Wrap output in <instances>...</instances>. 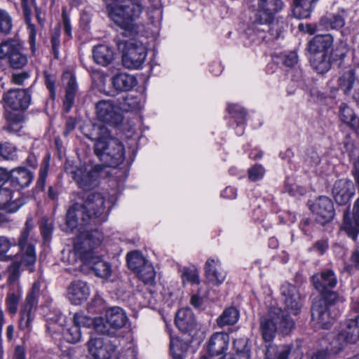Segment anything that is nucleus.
I'll return each instance as SVG.
<instances>
[{
    "instance_id": "obj_1",
    "label": "nucleus",
    "mask_w": 359,
    "mask_h": 359,
    "mask_svg": "<svg viewBox=\"0 0 359 359\" xmlns=\"http://www.w3.org/2000/svg\"><path fill=\"white\" fill-rule=\"evenodd\" d=\"M99 137L95 138V153L105 167H116L124 160V148L121 142L109 135L108 129L103 126H95Z\"/></svg>"
},
{
    "instance_id": "obj_2",
    "label": "nucleus",
    "mask_w": 359,
    "mask_h": 359,
    "mask_svg": "<svg viewBox=\"0 0 359 359\" xmlns=\"http://www.w3.org/2000/svg\"><path fill=\"white\" fill-rule=\"evenodd\" d=\"M143 10L139 0H117L108 5L109 18L118 27L130 33L136 32L134 21Z\"/></svg>"
},
{
    "instance_id": "obj_3",
    "label": "nucleus",
    "mask_w": 359,
    "mask_h": 359,
    "mask_svg": "<svg viewBox=\"0 0 359 359\" xmlns=\"http://www.w3.org/2000/svg\"><path fill=\"white\" fill-rule=\"evenodd\" d=\"M333 42V36L327 34L316 35L307 43L311 65L319 74H324L331 68Z\"/></svg>"
},
{
    "instance_id": "obj_4",
    "label": "nucleus",
    "mask_w": 359,
    "mask_h": 359,
    "mask_svg": "<svg viewBox=\"0 0 359 359\" xmlns=\"http://www.w3.org/2000/svg\"><path fill=\"white\" fill-rule=\"evenodd\" d=\"M294 321L280 308H271L266 316L259 320V330L262 339L271 342L277 332L287 334L294 327Z\"/></svg>"
},
{
    "instance_id": "obj_5",
    "label": "nucleus",
    "mask_w": 359,
    "mask_h": 359,
    "mask_svg": "<svg viewBox=\"0 0 359 359\" xmlns=\"http://www.w3.org/2000/svg\"><path fill=\"white\" fill-rule=\"evenodd\" d=\"M118 49L122 53V64L127 69H138L147 57V49L142 43L135 39L117 42Z\"/></svg>"
},
{
    "instance_id": "obj_6",
    "label": "nucleus",
    "mask_w": 359,
    "mask_h": 359,
    "mask_svg": "<svg viewBox=\"0 0 359 359\" xmlns=\"http://www.w3.org/2000/svg\"><path fill=\"white\" fill-rule=\"evenodd\" d=\"M127 321V316L122 309L118 306L109 309L104 318H98L95 330L97 332L114 335L116 330L123 327Z\"/></svg>"
},
{
    "instance_id": "obj_7",
    "label": "nucleus",
    "mask_w": 359,
    "mask_h": 359,
    "mask_svg": "<svg viewBox=\"0 0 359 359\" xmlns=\"http://www.w3.org/2000/svg\"><path fill=\"white\" fill-rule=\"evenodd\" d=\"M103 170L102 165L97 164L94 166L83 165L72 168L70 173L80 188L89 190L97 186L100 173Z\"/></svg>"
},
{
    "instance_id": "obj_8",
    "label": "nucleus",
    "mask_w": 359,
    "mask_h": 359,
    "mask_svg": "<svg viewBox=\"0 0 359 359\" xmlns=\"http://www.w3.org/2000/svg\"><path fill=\"white\" fill-rule=\"evenodd\" d=\"M359 339V313L348 318L345 322V326L332 341L334 346L332 350L334 353L340 351L345 343L353 344Z\"/></svg>"
},
{
    "instance_id": "obj_9",
    "label": "nucleus",
    "mask_w": 359,
    "mask_h": 359,
    "mask_svg": "<svg viewBox=\"0 0 359 359\" xmlns=\"http://www.w3.org/2000/svg\"><path fill=\"white\" fill-rule=\"evenodd\" d=\"M40 286L37 283L32 285L31 291L28 293L25 302L20 311L19 328L20 330L31 329L32 323L35 317L37 305V298L39 296Z\"/></svg>"
},
{
    "instance_id": "obj_10",
    "label": "nucleus",
    "mask_w": 359,
    "mask_h": 359,
    "mask_svg": "<svg viewBox=\"0 0 359 359\" xmlns=\"http://www.w3.org/2000/svg\"><path fill=\"white\" fill-rule=\"evenodd\" d=\"M95 113L99 121L113 127L118 126L123 121L120 108L111 100H102L97 102Z\"/></svg>"
},
{
    "instance_id": "obj_11",
    "label": "nucleus",
    "mask_w": 359,
    "mask_h": 359,
    "mask_svg": "<svg viewBox=\"0 0 359 359\" xmlns=\"http://www.w3.org/2000/svg\"><path fill=\"white\" fill-rule=\"evenodd\" d=\"M3 58H7L13 69H21L27 63L20 43L15 40H8L0 44V59Z\"/></svg>"
},
{
    "instance_id": "obj_12",
    "label": "nucleus",
    "mask_w": 359,
    "mask_h": 359,
    "mask_svg": "<svg viewBox=\"0 0 359 359\" xmlns=\"http://www.w3.org/2000/svg\"><path fill=\"white\" fill-rule=\"evenodd\" d=\"M33 227V219L32 217H28L17 243L22 252L21 262L25 266H32L36 260L34 247L29 239L30 231Z\"/></svg>"
},
{
    "instance_id": "obj_13",
    "label": "nucleus",
    "mask_w": 359,
    "mask_h": 359,
    "mask_svg": "<svg viewBox=\"0 0 359 359\" xmlns=\"http://www.w3.org/2000/svg\"><path fill=\"white\" fill-rule=\"evenodd\" d=\"M103 239L102 233L96 229L81 234L74 243V254L79 257L88 253L95 254L94 250L101 244Z\"/></svg>"
},
{
    "instance_id": "obj_14",
    "label": "nucleus",
    "mask_w": 359,
    "mask_h": 359,
    "mask_svg": "<svg viewBox=\"0 0 359 359\" xmlns=\"http://www.w3.org/2000/svg\"><path fill=\"white\" fill-rule=\"evenodd\" d=\"M88 350L94 359H118L119 352L111 341L104 338L91 339Z\"/></svg>"
},
{
    "instance_id": "obj_15",
    "label": "nucleus",
    "mask_w": 359,
    "mask_h": 359,
    "mask_svg": "<svg viewBox=\"0 0 359 359\" xmlns=\"http://www.w3.org/2000/svg\"><path fill=\"white\" fill-rule=\"evenodd\" d=\"M2 100L13 111H25L31 102L30 89H11L3 95Z\"/></svg>"
},
{
    "instance_id": "obj_16",
    "label": "nucleus",
    "mask_w": 359,
    "mask_h": 359,
    "mask_svg": "<svg viewBox=\"0 0 359 359\" xmlns=\"http://www.w3.org/2000/svg\"><path fill=\"white\" fill-rule=\"evenodd\" d=\"M309 208L316 216V222L322 225L330 222L334 217V204L327 196L317 198L309 205Z\"/></svg>"
},
{
    "instance_id": "obj_17",
    "label": "nucleus",
    "mask_w": 359,
    "mask_h": 359,
    "mask_svg": "<svg viewBox=\"0 0 359 359\" xmlns=\"http://www.w3.org/2000/svg\"><path fill=\"white\" fill-rule=\"evenodd\" d=\"M281 0H258V10L255 15V23L269 25L275 15L282 9Z\"/></svg>"
},
{
    "instance_id": "obj_18",
    "label": "nucleus",
    "mask_w": 359,
    "mask_h": 359,
    "mask_svg": "<svg viewBox=\"0 0 359 359\" xmlns=\"http://www.w3.org/2000/svg\"><path fill=\"white\" fill-rule=\"evenodd\" d=\"M79 258L83 262V267L92 270L96 276L102 278H108L111 276L112 273L111 264L96 254L88 253Z\"/></svg>"
},
{
    "instance_id": "obj_19",
    "label": "nucleus",
    "mask_w": 359,
    "mask_h": 359,
    "mask_svg": "<svg viewBox=\"0 0 359 359\" xmlns=\"http://www.w3.org/2000/svg\"><path fill=\"white\" fill-rule=\"evenodd\" d=\"M84 205L93 223L102 222L106 219L104 199L100 193H90L86 196Z\"/></svg>"
},
{
    "instance_id": "obj_20",
    "label": "nucleus",
    "mask_w": 359,
    "mask_h": 359,
    "mask_svg": "<svg viewBox=\"0 0 359 359\" xmlns=\"http://www.w3.org/2000/svg\"><path fill=\"white\" fill-rule=\"evenodd\" d=\"M25 203L24 198L18 196L8 184L0 187V210L8 212H16Z\"/></svg>"
},
{
    "instance_id": "obj_21",
    "label": "nucleus",
    "mask_w": 359,
    "mask_h": 359,
    "mask_svg": "<svg viewBox=\"0 0 359 359\" xmlns=\"http://www.w3.org/2000/svg\"><path fill=\"white\" fill-rule=\"evenodd\" d=\"M311 318L322 329H329L335 320L327 305L322 299L316 300L311 306Z\"/></svg>"
},
{
    "instance_id": "obj_22",
    "label": "nucleus",
    "mask_w": 359,
    "mask_h": 359,
    "mask_svg": "<svg viewBox=\"0 0 359 359\" xmlns=\"http://www.w3.org/2000/svg\"><path fill=\"white\" fill-rule=\"evenodd\" d=\"M92 222L90 214H88L84 203H74L67 212L66 223L72 230L78 225L85 226Z\"/></svg>"
},
{
    "instance_id": "obj_23",
    "label": "nucleus",
    "mask_w": 359,
    "mask_h": 359,
    "mask_svg": "<svg viewBox=\"0 0 359 359\" xmlns=\"http://www.w3.org/2000/svg\"><path fill=\"white\" fill-rule=\"evenodd\" d=\"M281 294L284 297L286 309L291 314L297 315L302 307V299L297 288L290 284L285 283L281 287Z\"/></svg>"
},
{
    "instance_id": "obj_24",
    "label": "nucleus",
    "mask_w": 359,
    "mask_h": 359,
    "mask_svg": "<svg viewBox=\"0 0 359 359\" xmlns=\"http://www.w3.org/2000/svg\"><path fill=\"white\" fill-rule=\"evenodd\" d=\"M67 297L74 304H80L90 295V287L87 283L76 280L72 281L67 287Z\"/></svg>"
},
{
    "instance_id": "obj_25",
    "label": "nucleus",
    "mask_w": 359,
    "mask_h": 359,
    "mask_svg": "<svg viewBox=\"0 0 359 359\" xmlns=\"http://www.w3.org/2000/svg\"><path fill=\"white\" fill-rule=\"evenodd\" d=\"M354 194L353 183L347 180L337 181L332 188V194L337 203L340 205L346 204Z\"/></svg>"
},
{
    "instance_id": "obj_26",
    "label": "nucleus",
    "mask_w": 359,
    "mask_h": 359,
    "mask_svg": "<svg viewBox=\"0 0 359 359\" xmlns=\"http://www.w3.org/2000/svg\"><path fill=\"white\" fill-rule=\"evenodd\" d=\"M33 176L25 168L13 170L10 173V186L15 191L17 195L20 196V190L27 187L32 181Z\"/></svg>"
},
{
    "instance_id": "obj_27",
    "label": "nucleus",
    "mask_w": 359,
    "mask_h": 359,
    "mask_svg": "<svg viewBox=\"0 0 359 359\" xmlns=\"http://www.w3.org/2000/svg\"><path fill=\"white\" fill-rule=\"evenodd\" d=\"M175 321L178 329L184 333L196 330L197 326V323L192 311L187 308L178 310Z\"/></svg>"
},
{
    "instance_id": "obj_28",
    "label": "nucleus",
    "mask_w": 359,
    "mask_h": 359,
    "mask_svg": "<svg viewBox=\"0 0 359 359\" xmlns=\"http://www.w3.org/2000/svg\"><path fill=\"white\" fill-rule=\"evenodd\" d=\"M205 273L208 280L215 285L222 283L226 277V272L217 259L210 258L206 261Z\"/></svg>"
},
{
    "instance_id": "obj_29",
    "label": "nucleus",
    "mask_w": 359,
    "mask_h": 359,
    "mask_svg": "<svg viewBox=\"0 0 359 359\" xmlns=\"http://www.w3.org/2000/svg\"><path fill=\"white\" fill-rule=\"evenodd\" d=\"M311 278L314 287L319 292L333 288L337 283L336 276L331 269H326L316 273Z\"/></svg>"
},
{
    "instance_id": "obj_30",
    "label": "nucleus",
    "mask_w": 359,
    "mask_h": 359,
    "mask_svg": "<svg viewBox=\"0 0 359 359\" xmlns=\"http://www.w3.org/2000/svg\"><path fill=\"white\" fill-rule=\"evenodd\" d=\"M111 81L114 90L118 93L130 91L137 85L136 77L125 72L116 74Z\"/></svg>"
},
{
    "instance_id": "obj_31",
    "label": "nucleus",
    "mask_w": 359,
    "mask_h": 359,
    "mask_svg": "<svg viewBox=\"0 0 359 359\" xmlns=\"http://www.w3.org/2000/svg\"><path fill=\"white\" fill-rule=\"evenodd\" d=\"M229 336L224 332L213 334L208 342V351L212 356L222 354L228 348Z\"/></svg>"
},
{
    "instance_id": "obj_32",
    "label": "nucleus",
    "mask_w": 359,
    "mask_h": 359,
    "mask_svg": "<svg viewBox=\"0 0 359 359\" xmlns=\"http://www.w3.org/2000/svg\"><path fill=\"white\" fill-rule=\"evenodd\" d=\"M64 79H67L65 98L63 102L64 109L69 111L74 102V97L77 90L76 78L74 75L67 74L64 75Z\"/></svg>"
},
{
    "instance_id": "obj_33",
    "label": "nucleus",
    "mask_w": 359,
    "mask_h": 359,
    "mask_svg": "<svg viewBox=\"0 0 359 359\" xmlns=\"http://www.w3.org/2000/svg\"><path fill=\"white\" fill-rule=\"evenodd\" d=\"M94 61L102 66L109 65L114 60V52L111 48L105 45H98L93 50Z\"/></svg>"
},
{
    "instance_id": "obj_34",
    "label": "nucleus",
    "mask_w": 359,
    "mask_h": 359,
    "mask_svg": "<svg viewBox=\"0 0 359 359\" xmlns=\"http://www.w3.org/2000/svg\"><path fill=\"white\" fill-rule=\"evenodd\" d=\"M345 24L344 12L337 14H330L323 17L318 26L322 27L323 29H339L344 27Z\"/></svg>"
},
{
    "instance_id": "obj_35",
    "label": "nucleus",
    "mask_w": 359,
    "mask_h": 359,
    "mask_svg": "<svg viewBox=\"0 0 359 359\" xmlns=\"http://www.w3.org/2000/svg\"><path fill=\"white\" fill-rule=\"evenodd\" d=\"M23 15L27 24L28 29H29V40L33 43L35 40L36 30L34 25L31 23V17L33 13V9L37 7L36 6L35 0H21Z\"/></svg>"
},
{
    "instance_id": "obj_36",
    "label": "nucleus",
    "mask_w": 359,
    "mask_h": 359,
    "mask_svg": "<svg viewBox=\"0 0 359 359\" xmlns=\"http://www.w3.org/2000/svg\"><path fill=\"white\" fill-rule=\"evenodd\" d=\"M318 0H294L293 14L298 18H307Z\"/></svg>"
},
{
    "instance_id": "obj_37",
    "label": "nucleus",
    "mask_w": 359,
    "mask_h": 359,
    "mask_svg": "<svg viewBox=\"0 0 359 359\" xmlns=\"http://www.w3.org/2000/svg\"><path fill=\"white\" fill-rule=\"evenodd\" d=\"M291 351V346L283 345L278 346L273 344L266 346L265 356L266 359H288Z\"/></svg>"
},
{
    "instance_id": "obj_38",
    "label": "nucleus",
    "mask_w": 359,
    "mask_h": 359,
    "mask_svg": "<svg viewBox=\"0 0 359 359\" xmlns=\"http://www.w3.org/2000/svg\"><path fill=\"white\" fill-rule=\"evenodd\" d=\"M339 118L342 122L354 129H359V118L353 109L346 104L342 103L339 108Z\"/></svg>"
},
{
    "instance_id": "obj_39",
    "label": "nucleus",
    "mask_w": 359,
    "mask_h": 359,
    "mask_svg": "<svg viewBox=\"0 0 359 359\" xmlns=\"http://www.w3.org/2000/svg\"><path fill=\"white\" fill-rule=\"evenodd\" d=\"M128 268L135 273L144 265L150 263L139 251L128 252L126 256Z\"/></svg>"
},
{
    "instance_id": "obj_40",
    "label": "nucleus",
    "mask_w": 359,
    "mask_h": 359,
    "mask_svg": "<svg viewBox=\"0 0 359 359\" xmlns=\"http://www.w3.org/2000/svg\"><path fill=\"white\" fill-rule=\"evenodd\" d=\"M189 349V344L179 338H170V350L174 359H184Z\"/></svg>"
},
{
    "instance_id": "obj_41",
    "label": "nucleus",
    "mask_w": 359,
    "mask_h": 359,
    "mask_svg": "<svg viewBox=\"0 0 359 359\" xmlns=\"http://www.w3.org/2000/svg\"><path fill=\"white\" fill-rule=\"evenodd\" d=\"M239 311L233 306L226 308L217 319L218 326L234 325L238 320Z\"/></svg>"
},
{
    "instance_id": "obj_42",
    "label": "nucleus",
    "mask_w": 359,
    "mask_h": 359,
    "mask_svg": "<svg viewBox=\"0 0 359 359\" xmlns=\"http://www.w3.org/2000/svg\"><path fill=\"white\" fill-rule=\"evenodd\" d=\"M135 273L144 284L153 285L155 282L156 272L151 263L144 265Z\"/></svg>"
},
{
    "instance_id": "obj_43",
    "label": "nucleus",
    "mask_w": 359,
    "mask_h": 359,
    "mask_svg": "<svg viewBox=\"0 0 359 359\" xmlns=\"http://www.w3.org/2000/svg\"><path fill=\"white\" fill-rule=\"evenodd\" d=\"M355 72L354 69H349L345 72L339 79V85L344 93L348 95L355 81Z\"/></svg>"
},
{
    "instance_id": "obj_44",
    "label": "nucleus",
    "mask_w": 359,
    "mask_h": 359,
    "mask_svg": "<svg viewBox=\"0 0 359 359\" xmlns=\"http://www.w3.org/2000/svg\"><path fill=\"white\" fill-rule=\"evenodd\" d=\"M73 323L80 329L81 327H89L93 326L95 329L96 323H98V318L88 317L83 313H76L73 318Z\"/></svg>"
},
{
    "instance_id": "obj_45",
    "label": "nucleus",
    "mask_w": 359,
    "mask_h": 359,
    "mask_svg": "<svg viewBox=\"0 0 359 359\" xmlns=\"http://www.w3.org/2000/svg\"><path fill=\"white\" fill-rule=\"evenodd\" d=\"M13 27V20L10 14L5 10L0 9V32L10 33Z\"/></svg>"
},
{
    "instance_id": "obj_46",
    "label": "nucleus",
    "mask_w": 359,
    "mask_h": 359,
    "mask_svg": "<svg viewBox=\"0 0 359 359\" xmlns=\"http://www.w3.org/2000/svg\"><path fill=\"white\" fill-rule=\"evenodd\" d=\"M64 334L66 340L72 344L79 341L81 338V329L74 323L65 331Z\"/></svg>"
},
{
    "instance_id": "obj_47",
    "label": "nucleus",
    "mask_w": 359,
    "mask_h": 359,
    "mask_svg": "<svg viewBox=\"0 0 359 359\" xmlns=\"http://www.w3.org/2000/svg\"><path fill=\"white\" fill-rule=\"evenodd\" d=\"M104 309V300L99 295L95 296V297L88 304V310L91 313H101Z\"/></svg>"
},
{
    "instance_id": "obj_48",
    "label": "nucleus",
    "mask_w": 359,
    "mask_h": 359,
    "mask_svg": "<svg viewBox=\"0 0 359 359\" xmlns=\"http://www.w3.org/2000/svg\"><path fill=\"white\" fill-rule=\"evenodd\" d=\"M182 278L184 283H191L192 284H198V273L196 269L185 268L182 273Z\"/></svg>"
},
{
    "instance_id": "obj_49",
    "label": "nucleus",
    "mask_w": 359,
    "mask_h": 359,
    "mask_svg": "<svg viewBox=\"0 0 359 359\" xmlns=\"http://www.w3.org/2000/svg\"><path fill=\"white\" fill-rule=\"evenodd\" d=\"M53 230V222L47 217H43L41 222V231L44 240L48 241L50 239Z\"/></svg>"
},
{
    "instance_id": "obj_50",
    "label": "nucleus",
    "mask_w": 359,
    "mask_h": 359,
    "mask_svg": "<svg viewBox=\"0 0 359 359\" xmlns=\"http://www.w3.org/2000/svg\"><path fill=\"white\" fill-rule=\"evenodd\" d=\"M281 30L277 24H273L268 31V35L260 36L263 41L269 43L279 38Z\"/></svg>"
},
{
    "instance_id": "obj_51",
    "label": "nucleus",
    "mask_w": 359,
    "mask_h": 359,
    "mask_svg": "<svg viewBox=\"0 0 359 359\" xmlns=\"http://www.w3.org/2000/svg\"><path fill=\"white\" fill-rule=\"evenodd\" d=\"M20 296L14 292H10L6 297V303L8 311L13 314L17 312Z\"/></svg>"
},
{
    "instance_id": "obj_52",
    "label": "nucleus",
    "mask_w": 359,
    "mask_h": 359,
    "mask_svg": "<svg viewBox=\"0 0 359 359\" xmlns=\"http://www.w3.org/2000/svg\"><path fill=\"white\" fill-rule=\"evenodd\" d=\"M121 105L125 111H133L139 109L140 102L136 97L128 95L123 99Z\"/></svg>"
},
{
    "instance_id": "obj_53",
    "label": "nucleus",
    "mask_w": 359,
    "mask_h": 359,
    "mask_svg": "<svg viewBox=\"0 0 359 359\" xmlns=\"http://www.w3.org/2000/svg\"><path fill=\"white\" fill-rule=\"evenodd\" d=\"M332 288L325 290V291H320L323 299L325 304H334L337 302L341 301V298L339 294L331 290Z\"/></svg>"
},
{
    "instance_id": "obj_54",
    "label": "nucleus",
    "mask_w": 359,
    "mask_h": 359,
    "mask_svg": "<svg viewBox=\"0 0 359 359\" xmlns=\"http://www.w3.org/2000/svg\"><path fill=\"white\" fill-rule=\"evenodd\" d=\"M15 147L8 143L0 144V155L5 159H13L15 156Z\"/></svg>"
},
{
    "instance_id": "obj_55",
    "label": "nucleus",
    "mask_w": 359,
    "mask_h": 359,
    "mask_svg": "<svg viewBox=\"0 0 359 359\" xmlns=\"http://www.w3.org/2000/svg\"><path fill=\"white\" fill-rule=\"evenodd\" d=\"M264 174V169L261 165H255L248 170V177L251 181L261 179Z\"/></svg>"
},
{
    "instance_id": "obj_56",
    "label": "nucleus",
    "mask_w": 359,
    "mask_h": 359,
    "mask_svg": "<svg viewBox=\"0 0 359 359\" xmlns=\"http://www.w3.org/2000/svg\"><path fill=\"white\" fill-rule=\"evenodd\" d=\"M235 353H243L244 352L250 353V349L248 346L247 340L245 339H237L233 341V343Z\"/></svg>"
},
{
    "instance_id": "obj_57",
    "label": "nucleus",
    "mask_w": 359,
    "mask_h": 359,
    "mask_svg": "<svg viewBox=\"0 0 359 359\" xmlns=\"http://www.w3.org/2000/svg\"><path fill=\"white\" fill-rule=\"evenodd\" d=\"M22 111H13V112H7L5 114V118L7 122H12L20 124L24 121L23 114Z\"/></svg>"
},
{
    "instance_id": "obj_58",
    "label": "nucleus",
    "mask_w": 359,
    "mask_h": 359,
    "mask_svg": "<svg viewBox=\"0 0 359 359\" xmlns=\"http://www.w3.org/2000/svg\"><path fill=\"white\" fill-rule=\"evenodd\" d=\"M29 77V74L27 72H21L13 74L11 81L15 85L21 86L23 85L25 81L28 79Z\"/></svg>"
},
{
    "instance_id": "obj_59",
    "label": "nucleus",
    "mask_w": 359,
    "mask_h": 359,
    "mask_svg": "<svg viewBox=\"0 0 359 359\" xmlns=\"http://www.w3.org/2000/svg\"><path fill=\"white\" fill-rule=\"evenodd\" d=\"M347 52L348 50L346 44L343 43L339 44L333 53L334 60H337L344 59L346 57Z\"/></svg>"
},
{
    "instance_id": "obj_60",
    "label": "nucleus",
    "mask_w": 359,
    "mask_h": 359,
    "mask_svg": "<svg viewBox=\"0 0 359 359\" xmlns=\"http://www.w3.org/2000/svg\"><path fill=\"white\" fill-rule=\"evenodd\" d=\"M13 245L11 241L6 236H0V257L5 256Z\"/></svg>"
},
{
    "instance_id": "obj_61",
    "label": "nucleus",
    "mask_w": 359,
    "mask_h": 359,
    "mask_svg": "<svg viewBox=\"0 0 359 359\" xmlns=\"http://www.w3.org/2000/svg\"><path fill=\"white\" fill-rule=\"evenodd\" d=\"M60 32L57 30L51 37L52 49L54 54L55 58H58L59 55V46H60Z\"/></svg>"
},
{
    "instance_id": "obj_62",
    "label": "nucleus",
    "mask_w": 359,
    "mask_h": 359,
    "mask_svg": "<svg viewBox=\"0 0 359 359\" xmlns=\"http://www.w3.org/2000/svg\"><path fill=\"white\" fill-rule=\"evenodd\" d=\"M45 83L50 92V95L52 99L54 98L55 95V79L49 74H45Z\"/></svg>"
},
{
    "instance_id": "obj_63",
    "label": "nucleus",
    "mask_w": 359,
    "mask_h": 359,
    "mask_svg": "<svg viewBox=\"0 0 359 359\" xmlns=\"http://www.w3.org/2000/svg\"><path fill=\"white\" fill-rule=\"evenodd\" d=\"M298 57L295 52H290L284 56L283 64L287 67H293L297 63Z\"/></svg>"
},
{
    "instance_id": "obj_64",
    "label": "nucleus",
    "mask_w": 359,
    "mask_h": 359,
    "mask_svg": "<svg viewBox=\"0 0 359 359\" xmlns=\"http://www.w3.org/2000/svg\"><path fill=\"white\" fill-rule=\"evenodd\" d=\"M250 353L244 352L243 353H229L222 357V359H250Z\"/></svg>"
}]
</instances>
